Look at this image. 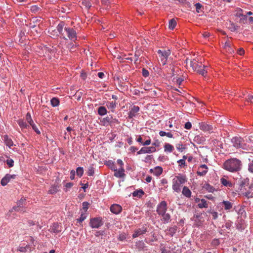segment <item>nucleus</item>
I'll return each instance as SVG.
<instances>
[{
	"label": "nucleus",
	"instance_id": "obj_62",
	"mask_svg": "<svg viewBox=\"0 0 253 253\" xmlns=\"http://www.w3.org/2000/svg\"><path fill=\"white\" fill-rule=\"evenodd\" d=\"M39 9H40V8L36 5H34V6H32V7H31L32 11H33L34 12H37Z\"/></svg>",
	"mask_w": 253,
	"mask_h": 253
},
{
	"label": "nucleus",
	"instance_id": "obj_17",
	"mask_svg": "<svg viewBox=\"0 0 253 253\" xmlns=\"http://www.w3.org/2000/svg\"><path fill=\"white\" fill-rule=\"evenodd\" d=\"M219 205L226 211L231 210L233 207L232 203L228 201H223L222 202L220 203Z\"/></svg>",
	"mask_w": 253,
	"mask_h": 253
},
{
	"label": "nucleus",
	"instance_id": "obj_14",
	"mask_svg": "<svg viewBox=\"0 0 253 253\" xmlns=\"http://www.w3.org/2000/svg\"><path fill=\"white\" fill-rule=\"evenodd\" d=\"M208 169V168L207 165L205 164L202 165L198 168L197 173L198 175L204 176L207 173Z\"/></svg>",
	"mask_w": 253,
	"mask_h": 253
},
{
	"label": "nucleus",
	"instance_id": "obj_21",
	"mask_svg": "<svg viewBox=\"0 0 253 253\" xmlns=\"http://www.w3.org/2000/svg\"><path fill=\"white\" fill-rule=\"evenodd\" d=\"M161 216H162L161 220L164 223H168L170 221L171 216L169 213L166 212Z\"/></svg>",
	"mask_w": 253,
	"mask_h": 253
},
{
	"label": "nucleus",
	"instance_id": "obj_1",
	"mask_svg": "<svg viewBox=\"0 0 253 253\" xmlns=\"http://www.w3.org/2000/svg\"><path fill=\"white\" fill-rule=\"evenodd\" d=\"M242 168V162L236 158H231L226 160L223 165V168L231 172H236L240 171Z\"/></svg>",
	"mask_w": 253,
	"mask_h": 253
},
{
	"label": "nucleus",
	"instance_id": "obj_13",
	"mask_svg": "<svg viewBox=\"0 0 253 253\" xmlns=\"http://www.w3.org/2000/svg\"><path fill=\"white\" fill-rule=\"evenodd\" d=\"M140 109L139 107L137 106H133L129 110V112L128 114V118L129 119H132L133 117H135L137 113L139 112Z\"/></svg>",
	"mask_w": 253,
	"mask_h": 253
},
{
	"label": "nucleus",
	"instance_id": "obj_59",
	"mask_svg": "<svg viewBox=\"0 0 253 253\" xmlns=\"http://www.w3.org/2000/svg\"><path fill=\"white\" fill-rule=\"evenodd\" d=\"M152 145L155 147H159L160 145V142L159 140H155V141L152 143Z\"/></svg>",
	"mask_w": 253,
	"mask_h": 253
},
{
	"label": "nucleus",
	"instance_id": "obj_30",
	"mask_svg": "<svg viewBox=\"0 0 253 253\" xmlns=\"http://www.w3.org/2000/svg\"><path fill=\"white\" fill-rule=\"evenodd\" d=\"M58 186L57 185H52L50 188L48 193L50 194H54L58 191Z\"/></svg>",
	"mask_w": 253,
	"mask_h": 253
},
{
	"label": "nucleus",
	"instance_id": "obj_60",
	"mask_svg": "<svg viewBox=\"0 0 253 253\" xmlns=\"http://www.w3.org/2000/svg\"><path fill=\"white\" fill-rule=\"evenodd\" d=\"M248 198H253V192H251V191H248L246 193L245 195Z\"/></svg>",
	"mask_w": 253,
	"mask_h": 253
},
{
	"label": "nucleus",
	"instance_id": "obj_36",
	"mask_svg": "<svg viewBox=\"0 0 253 253\" xmlns=\"http://www.w3.org/2000/svg\"><path fill=\"white\" fill-rule=\"evenodd\" d=\"M176 230L177 227L175 226L174 227H170L169 229H168V234H169L172 237L175 234V233L176 232Z\"/></svg>",
	"mask_w": 253,
	"mask_h": 253
},
{
	"label": "nucleus",
	"instance_id": "obj_9",
	"mask_svg": "<svg viewBox=\"0 0 253 253\" xmlns=\"http://www.w3.org/2000/svg\"><path fill=\"white\" fill-rule=\"evenodd\" d=\"M200 129L204 131H208L209 133L213 132L214 127L211 125L206 123L205 122H202L199 124Z\"/></svg>",
	"mask_w": 253,
	"mask_h": 253
},
{
	"label": "nucleus",
	"instance_id": "obj_15",
	"mask_svg": "<svg viewBox=\"0 0 253 253\" xmlns=\"http://www.w3.org/2000/svg\"><path fill=\"white\" fill-rule=\"evenodd\" d=\"M146 232L147 228L143 226L142 228H138L134 231V233L132 235V237L133 238H136L141 235L145 234Z\"/></svg>",
	"mask_w": 253,
	"mask_h": 253
},
{
	"label": "nucleus",
	"instance_id": "obj_19",
	"mask_svg": "<svg viewBox=\"0 0 253 253\" xmlns=\"http://www.w3.org/2000/svg\"><path fill=\"white\" fill-rule=\"evenodd\" d=\"M114 171H115L114 175L115 176L117 177L122 178L125 175V174L124 173L125 169L123 167H121L118 169H117L116 168V170H114Z\"/></svg>",
	"mask_w": 253,
	"mask_h": 253
},
{
	"label": "nucleus",
	"instance_id": "obj_58",
	"mask_svg": "<svg viewBox=\"0 0 253 253\" xmlns=\"http://www.w3.org/2000/svg\"><path fill=\"white\" fill-rule=\"evenodd\" d=\"M177 163H179V166L182 167V166H185V161L184 159H180L177 161Z\"/></svg>",
	"mask_w": 253,
	"mask_h": 253
},
{
	"label": "nucleus",
	"instance_id": "obj_27",
	"mask_svg": "<svg viewBox=\"0 0 253 253\" xmlns=\"http://www.w3.org/2000/svg\"><path fill=\"white\" fill-rule=\"evenodd\" d=\"M182 194L186 196V197L189 198L191 196V192L189 190V189L186 186H184L183 188V190L182 191Z\"/></svg>",
	"mask_w": 253,
	"mask_h": 253
},
{
	"label": "nucleus",
	"instance_id": "obj_8",
	"mask_svg": "<svg viewBox=\"0 0 253 253\" xmlns=\"http://www.w3.org/2000/svg\"><path fill=\"white\" fill-rule=\"evenodd\" d=\"M89 224L92 228H98L103 225V222L101 218L96 217L90 219Z\"/></svg>",
	"mask_w": 253,
	"mask_h": 253
},
{
	"label": "nucleus",
	"instance_id": "obj_25",
	"mask_svg": "<svg viewBox=\"0 0 253 253\" xmlns=\"http://www.w3.org/2000/svg\"><path fill=\"white\" fill-rule=\"evenodd\" d=\"M208 204L207 203V202L206 200L204 199H202L200 200V203L198 204V207L200 209H202L204 208H208Z\"/></svg>",
	"mask_w": 253,
	"mask_h": 253
},
{
	"label": "nucleus",
	"instance_id": "obj_43",
	"mask_svg": "<svg viewBox=\"0 0 253 253\" xmlns=\"http://www.w3.org/2000/svg\"><path fill=\"white\" fill-rule=\"evenodd\" d=\"M87 175L89 176H92L94 173V169L92 166H90L88 168Z\"/></svg>",
	"mask_w": 253,
	"mask_h": 253
},
{
	"label": "nucleus",
	"instance_id": "obj_5",
	"mask_svg": "<svg viewBox=\"0 0 253 253\" xmlns=\"http://www.w3.org/2000/svg\"><path fill=\"white\" fill-rule=\"evenodd\" d=\"M26 201L25 198H21L17 202V206L13 207L10 211L12 212L14 210L20 212H25V210L24 209V206L26 205Z\"/></svg>",
	"mask_w": 253,
	"mask_h": 253
},
{
	"label": "nucleus",
	"instance_id": "obj_45",
	"mask_svg": "<svg viewBox=\"0 0 253 253\" xmlns=\"http://www.w3.org/2000/svg\"><path fill=\"white\" fill-rule=\"evenodd\" d=\"M18 123V125L22 128H26L28 126L27 124L22 120H19Z\"/></svg>",
	"mask_w": 253,
	"mask_h": 253
},
{
	"label": "nucleus",
	"instance_id": "obj_53",
	"mask_svg": "<svg viewBox=\"0 0 253 253\" xmlns=\"http://www.w3.org/2000/svg\"><path fill=\"white\" fill-rule=\"evenodd\" d=\"M32 127L37 134H40L41 133L40 130L38 129L37 126L35 124H33Z\"/></svg>",
	"mask_w": 253,
	"mask_h": 253
},
{
	"label": "nucleus",
	"instance_id": "obj_48",
	"mask_svg": "<svg viewBox=\"0 0 253 253\" xmlns=\"http://www.w3.org/2000/svg\"><path fill=\"white\" fill-rule=\"evenodd\" d=\"M208 212H210L212 214L213 219H216L217 218L218 213L216 211H214L211 210L210 211H208Z\"/></svg>",
	"mask_w": 253,
	"mask_h": 253
},
{
	"label": "nucleus",
	"instance_id": "obj_57",
	"mask_svg": "<svg viewBox=\"0 0 253 253\" xmlns=\"http://www.w3.org/2000/svg\"><path fill=\"white\" fill-rule=\"evenodd\" d=\"M192 127L191 123L189 122H186L184 125V128L187 129H190Z\"/></svg>",
	"mask_w": 253,
	"mask_h": 253
},
{
	"label": "nucleus",
	"instance_id": "obj_16",
	"mask_svg": "<svg viewBox=\"0 0 253 253\" xmlns=\"http://www.w3.org/2000/svg\"><path fill=\"white\" fill-rule=\"evenodd\" d=\"M122 210V207L118 204H113L110 207L111 211L116 214H119Z\"/></svg>",
	"mask_w": 253,
	"mask_h": 253
},
{
	"label": "nucleus",
	"instance_id": "obj_49",
	"mask_svg": "<svg viewBox=\"0 0 253 253\" xmlns=\"http://www.w3.org/2000/svg\"><path fill=\"white\" fill-rule=\"evenodd\" d=\"M6 163L9 168L12 167L14 165V161L11 159H7Z\"/></svg>",
	"mask_w": 253,
	"mask_h": 253
},
{
	"label": "nucleus",
	"instance_id": "obj_41",
	"mask_svg": "<svg viewBox=\"0 0 253 253\" xmlns=\"http://www.w3.org/2000/svg\"><path fill=\"white\" fill-rule=\"evenodd\" d=\"M82 4L87 9L91 6V4L89 0H84L82 2Z\"/></svg>",
	"mask_w": 253,
	"mask_h": 253
},
{
	"label": "nucleus",
	"instance_id": "obj_23",
	"mask_svg": "<svg viewBox=\"0 0 253 253\" xmlns=\"http://www.w3.org/2000/svg\"><path fill=\"white\" fill-rule=\"evenodd\" d=\"M221 183L226 187H232L233 186V184L231 181L227 180L226 178L222 177L220 179Z\"/></svg>",
	"mask_w": 253,
	"mask_h": 253
},
{
	"label": "nucleus",
	"instance_id": "obj_29",
	"mask_svg": "<svg viewBox=\"0 0 253 253\" xmlns=\"http://www.w3.org/2000/svg\"><path fill=\"white\" fill-rule=\"evenodd\" d=\"M250 180L249 178H246L243 179L240 183V186L242 188H245V189H247V187L249 185Z\"/></svg>",
	"mask_w": 253,
	"mask_h": 253
},
{
	"label": "nucleus",
	"instance_id": "obj_32",
	"mask_svg": "<svg viewBox=\"0 0 253 253\" xmlns=\"http://www.w3.org/2000/svg\"><path fill=\"white\" fill-rule=\"evenodd\" d=\"M65 26L63 22H61L57 26L56 29L60 34H62L63 30Z\"/></svg>",
	"mask_w": 253,
	"mask_h": 253
},
{
	"label": "nucleus",
	"instance_id": "obj_63",
	"mask_svg": "<svg viewBox=\"0 0 253 253\" xmlns=\"http://www.w3.org/2000/svg\"><path fill=\"white\" fill-rule=\"evenodd\" d=\"M151 139H149L147 140L146 141H145L144 142H143L142 143V145L143 146H148L151 144Z\"/></svg>",
	"mask_w": 253,
	"mask_h": 253
},
{
	"label": "nucleus",
	"instance_id": "obj_64",
	"mask_svg": "<svg viewBox=\"0 0 253 253\" xmlns=\"http://www.w3.org/2000/svg\"><path fill=\"white\" fill-rule=\"evenodd\" d=\"M144 243L143 242H139V243H137V246H138L139 248L142 249L144 247Z\"/></svg>",
	"mask_w": 253,
	"mask_h": 253
},
{
	"label": "nucleus",
	"instance_id": "obj_37",
	"mask_svg": "<svg viewBox=\"0 0 253 253\" xmlns=\"http://www.w3.org/2000/svg\"><path fill=\"white\" fill-rule=\"evenodd\" d=\"M236 227L239 230L242 231L245 229V225L242 221L240 222L238 221V223L236 224Z\"/></svg>",
	"mask_w": 253,
	"mask_h": 253
},
{
	"label": "nucleus",
	"instance_id": "obj_11",
	"mask_svg": "<svg viewBox=\"0 0 253 253\" xmlns=\"http://www.w3.org/2000/svg\"><path fill=\"white\" fill-rule=\"evenodd\" d=\"M156 151V149L155 147H144L141 148L140 150L137 152V153L138 155H140L142 154L154 153Z\"/></svg>",
	"mask_w": 253,
	"mask_h": 253
},
{
	"label": "nucleus",
	"instance_id": "obj_56",
	"mask_svg": "<svg viewBox=\"0 0 253 253\" xmlns=\"http://www.w3.org/2000/svg\"><path fill=\"white\" fill-rule=\"evenodd\" d=\"M195 7H196V11L198 13H199L200 12L199 10L202 7V5L201 3H196L195 4Z\"/></svg>",
	"mask_w": 253,
	"mask_h": 253
},
{
	"label": "nucleus",
	"instance_id": "obj_3",
	"mask_svg": "<svg viewBox=\"0 0 253 253\" xmlns=\"http://www.w3.org/2000/svg\"><path fill=\"white\" fill-rule=\"evenodd\" d=\"M231 142L233 146L235 148L239 149H246V144L243 138L241 137H234L231 139Z\"/></svg>",
	"mask_w": 253,
	"mask_h": 253
},
{
	"label": "nucleus",
	"instance_id": "obj_7",
	"mask_svg": "<svg viewBox=\"0 0 253 253\" xmlns=\"http://www.w3.org/2000/svg\"><path fill=\"white\" fill-rule=\"evenodd\" d=\"M167 211V203L165 201L160 203L157 207V212L159 215L164 213Z\"/></svg>",
	"mask_w": 253,
	"mask_h": 253
},
{
	"label": "nucleus",
	"instance_id": "obj_33",
	"mask_svg": "<svg viewBox=\"0 0 253 253\" xmlns=\"http://www.w3.org/2000/svg\"><path fill=\"white\" fill-rule=\"evenodd\" d=\"M51 104L53 107H56L59 105V100L56 97L52 98L50 100Z\"/></svg>",
	"mask_w": 253,
	"mask_h": 253
},
{
	"label": "nucleus",
	"instance_id": "obj_18",
	"mask_svg": "<svg viewBox=\"0 0 253 253\" xmlns=\"http://www.w3.org/2000/svg\"><path fill=\"white\" fill-rule=\"evenodd\" d=\"M49 231L55 233H59L61 231V226L57 223H54L50 226Z\"/></svg>",
	"mask_w": 253,
	"mask_h": 253
},
{
	"label": "nucleus",
	"instance_id": "obj_47",
	"mask_svg": "<svg viewBox=\"0 0 253 253\" xmlns=\"http://www.w3.org/2000/svg\"><path fill=\"white\" fill-rule=\"evenodd\" d=\"M248 170L249 172L253 173V160L252 162H249Z\"/></svg>",
	"mask_w": 253,
	"mask_h": 253
},
{
	"label": "nucleus",
	"instance_id": "obj_22",
	"mask_svg": "<svg viewBox=\"0 0 253 253\" xmlns=\"http://www.w3.org/2000/svg\"><path fill=\"white\" fill-rule=\"evenodd\" d=\"M150 172L156 176H159L163 172V169L161 167L157 166L153 169H151Z\"/></svg>",
	"mask_w": 253,
	"mask_h": 253
},
{
	"label": "nucleus",
	"instance_id": "obj_6",
	"mask_svg": "<svg viewBox=\"0 0 253 253\" xmlns=\"http://www.w3.org/2000/svg\"><path fill=\"white\" fill-rule=\"evenodd\" d=\"M64 30L67 33L68 38L70 40L75 42L77 40V33L73 28L65 27Z\"/></svg>",
	"mask_w": 253,
	"mask_h": 253
},
{
	"label": "nucleus",
	"instance_id": "obj_26",
	"mask_svg": "<svg viewBox=\"0 0 253 253\" xmlns=\"http://www.w3.org/2000/svg\"><path fill=\"white\" fill-rule=\"evenodd\" d=\"M203 188L208 192L211 193H213L215 190V188L209 183H206L204 184V185L203 186Z\"/></svg>",
	"mask_w": 253,
	"mask_h": 253
},
{
	"label": "nucleus",
	"instance_id": "obj_35",
	"mask_svg": "<svg viewBox=\"0 0 253 253\" xmlns=\"http://www.w3.org/2000/svg\"><path fill=\"white\" fill-rule=\"evenodd\" d=\"M169 27L170 30H173L176 25V22L174 19H171L169 21Z\"/></svg>",
	"mask_w": 253,
	"mask_h": 253
},
{
	"label": "nucleus",
	"instance_id": "obj_20",
	"mask_svg": "<svg viewBox=\"0 0 253 253\" xmlns=\"http://www.w3.org/2000/svg\"><path fill=\"white\" fill-rule=\"evenodd\" d=\"M2 138L5 144L9 148L13 145V142L12 139L9 138L7 135H4Z\"/></svg>",
	"mask_w": 253,
	"mask_h": 253
},
{
	"label": "nucleus",
	"instance_id": "obj_2",
	"mask_svg": "<svg viewBox=\"0 0 253 253\" xmlns=\"http://www.w3.org/2000/svg\"><path fill=\"white\" fill-rule=\"evenodd\" d=\"M187 181V178L185 175L178 174L175 176L172 179V189L179 193L181 191V185Z\"/></svg>",
	"mask_w": 253,
	"mask_h": 253
},
{
	"label": "nucleus",
	"instance_id": "obj_42",
	"mask_svg": "<svg viewBox=\"0 0 253 253\" xmlns=\"http://www.w3.org/2000/svg\"><path fill=\"white\" fill-rule=\"evenodd\" d=\"M86 218V213L82 212L80 217L77 219V222L82 223Z\"/></svg>",
	"mask_w": 253,
	"mask_h": 253
},
{
	"label": "nucleus",
	"instance_id": "obj_31",
	"mask_svg": "<svg viewBox=\"0 0 253 253\" xmlns=\"http://www.w3.org/2000/svg\"><path fill=\"white\" fill-rule=\"evenodd\" d=\"M144 194V191L141 190H137L136 191H134L132 193V195L133 197H141L143 194Z\"/></svg>",
	"mask_w": 253,
	"mask_h": 253
},
{
	"label": "nucleus",
	"instance_id": "obj_39",
	"mask_svg": "<svg viewBox=\"0 0 253 253\" xmlns=\"http://www.w3.org/2000/svg\"><path fill=\"white\" fill-rule=\"evenodd\" d=\"M106 165L109 167L112 170H116V169L117 168L116 166L115 165L114 162H113L112 161H108L106 163Z\"/></svg>",
	"mask_w": 253,
	"mask_h": 253
},
{
	"label": "nucleus",
	"instance_id": "obj_24",
	"mask_svg": "<svg viewBox=\"0 0 253 253\" xmlns=\"http://www.w3.org/2000/svg\"><path fill=\"white\" fill-rule=\"evenodd\" d=\"M174 150L173 146L169 144V143H166L164 145V150L166 152H172L173 150Z\"/></svg>",
	"mask_w": 253,
	"mask_h": 253
},
{
	"label": "nucleus",
	"instance_id": "obj_10",
	"mask_svg": "<svg viewBox=\"0 0 253 253\" xmlns=\"http://www.w3.org/2000/svg\"><path fill=\"white\" fill-rule=\"evenodd\" d=\"M16 177L15 174H6L1 180L0 184L2 186H4L10 181L12 179H15Z\"/></svg>",
	"mask_w": 253,
	"mask_h": 253
},
{
	"label": "nucleus",
	"instance_id": "obj_38",
	"mask_svg": "<svg viewBox=\"0 0 253 253\" xmlns=\"http://www.w3.org/2000/svg\"><path fill=\"white\" fill-rule=\"evenodd\" d=\"M205 68H206L201 67L197 70V72L203 76H205L207 73V71L205 70Z\"/></svg>",
	"mask_w": 253,
	"mask_h": 253
},
{
	"label": "nucleus",
	"instance_id": "obj_54",
	"mask_svg": "<svg viewBox=\"0 0 253 253\" xmlns=\"http://www.w3.org/2000/svg\"><path fill=\"white\" fill-rule=\"evenodd\" d=\"M110 121V118L109 117H107L106 118H103L102 121H101L102 123L105 125L107 123H109Z\"/></svg>",
	"mask_w": 253,
	"mask_h": 253
},
{
	"label": "nucleus",
	"instance_id": "obj_50",
	"mask_svg": "<svg viewBox=\"0 0 253 253\" xmlns=\"http://www.w3.org/2000/svg\"><path fill=\"white\" fill-rule=\"evenodd\" d=\"M29 248L28 246H26V247H19L18 248V250L20 252H26L27 251V249Z\"/></svg>",
	"mask_w": 253,
	"mask_h": 253
},
{
	"label": "nucleus",
	"instance_id": "obj_40",
	"mask_svg": "<svg viewBox=\"0 0 253 253\" xmlns=\"http://www.w3.org/2000/svg\"><path fill=\"white\" fill-rule=\"evenodd\" d=\"M107 106L109 109H110L112 110V111H113V110L116 107V102H109L107 103Z\"/></svg>",
	"mask_w": 253,
	"mask_h": 253
},
{
	"label": "nucleus",
	"instance_id": "obj_12",
	"mask_svg": "<svg viewBox=\"0 0 253 253\" xmlns=\"http://www.w3.org/2000/svg\"><path fill=\"white\" fill-rule=\"evenodd\" d=\"M189 65L190 67L192 68L193 70L196 72L199 68H201V67L207 68V67L205 65H202V63H200V65H199L197 61L195 59L193 60H190Z\"/></svg>",
	"mask_w": 253,
	"mask_h": 253
},
{
	"label": "nucleus",
	"instance_id": "obj_61",
	"mask_svg": "<svg viewBox=\"0 0 253 253\" xmlns=\"http://www.w3.org/2000/svg\"><path fill=\"white\" fill-rule=\"evenodd\" d=\"M244 52L245 50L243 48H239L237 51V53L240 55H243L244 54Z\"/></svg>",
	"mask_w": 253,
	"mask_h": 253
},
{
	"label": "nucleus",
	"instance_id": "obj_4",
	"mask_svg": "<svg viewBox=\"0 0 253 253\" xmlns=\"http://www.w3.org/2000/svg\"><path fill=\"white\" fill-rule=\"evenodd\" d=\"M158 53L159 55V59L162 63L163 65L166 64L168 58L170 54L169 50H160L158 51Z\"/></svg>",
	"mask_w": 253,
	"mask_h": 253
},
{
	"label": "nucleus",
	"instance_id": "obj_55",
	"mask_svg": "<svg viewBox=\"0 0 253 253\" xmlns=\"http://www.w3.org/2000/svg\"><path fill=\"white\" fill-rule=\"evenodd\" d=\"M75 46H76V45H75V44H74L73 43L69 44L68 48L69 49L70 52H74V49L75 48Z\"/></svg>",
	"mask_w": 253,
	"mask_h": 253
},
{
	"label": "nucleus",
	"instance_id": "obj_46",
	"mask_svg": "<svg viewBox=\"0 0 253 253\" xmlns=\"http://www.w3.org/2000/svg\"><path fill=\"white\" fill-rule=\"evenodd\" d=\"M89 204L87 202H84L82 204L83 209L84 211V212L86 213L88 208Z\"/></svg>",
	"mask_w": 253,
	"mask_h": 253
},
{
	"label": "nucleus",
	"instance_id": "obj_44",
	"mask_svg": "<svg viewBox=\"0 0 253 253\" xmlns=\"http://www.w3.org/2000/svg\"><path fill=\"white\" fill-rule=\"evenodd\" d=\"M77 174L80 177H81L84 173V169L82 167H78L76 170Z\"/></svg>",
	"mask_w": 253,
	"mask_h": 253
},
{
	"label": "nucleus",
	"instance_id": "obj_28",
	"mask_svg": "<svg viewBox=\"0 0 253 253\" xmlns=\"http://www.w3.org/2000/svg\"><path fill=\"white\" fill-rule=\"evenodd\" d=\"M98 114L100 116H104L107 114V111L104 106H100L98 108Z\"/></svg>",
	"mask_w": 253,
	"mask_h": 253
},
{
	"label": "nucleus",
	"instance_id": "obj_52",
	"mask_svg": "<svg viewBox=\"0 0 253 253\" xmlns=\"http://www.w3.org/2000/svg\"><path fill=\"white\" fill-rule=\"evenodd\" d=\"M142 73L144 77H147L149 75V71L145 68H143Z\"/></svg>",
	"mask_w": 253,
	"mask_h": 253
},
{
	"label": "nucleus",
	"instance_id": "obj_51",
	"mask_svg": "<svg viewBox=\"0 0 253 253\" xmlns=\"http://www.w3.org/2000/svg\"><path fill=\"white\" fill-rule=\"evenodd\" d=\"M176 149L180 152H182L184 149V147L181 144H177L176 146Z\"/></svg>",
	"mask_w": 253,
	"mask_h": 253
},
{
	"label": "nucleus",
	"instance_id": "obj_34",
	"mask_svg": "<svg viewBox=\"0 0 253 253\" xmlns=\"http://www.w3.org/2000/svg\"><path fill=\"white\" fill-rule=\"evenodd\" d=\"M159 135L161 136H167V137H168L169 138H172L173 137V134L171 132H166V131H162V130H161L159 132Z\"/></svg>",
	"mask_w": 253,
	"mask_h": 253
}]
</instances>
